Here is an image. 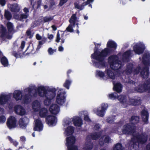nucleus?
Returning a JSON list of instances; mask_svg holds the SVG:
<instances>
[{"mask_svg": "<svg viewBox=\"0 0 150 150\" xmlns=\"http://www.w3.org/2000/svg\"><path fill=\"white\" fill-rule=\"evenodd\" d=\"M54 36L52 34H48V38L49 39L51 40L53 38Z\"/></svg>", "mask_w": 150, "mask_h": 150, "instance_id": "60", "label": "nucleus"}, {"mask_svg": "<svg viewBox=\"0 0 150 150\" xmlns=\"http://www.w3.org/2000/svg\"><path fill=\"white\" fill-rule=\"evenodd\" d=\"M117 93H115L109 94L108 95V97L109 98L113 100L117 98L122 104H124L126 102V98L125 97L122 95H120L117 97Z\"/></svg>", "mask_w": 150, "mask_h": 150, "instance_id": "16", "label": "nucleus"}, {"mask_svg": "<svg viewBox=\"0 0 150 150\" xmlns=\"http://www.w3.org/2000/svg\"><path fill=\"white\" fill-rule=\"evenodd\" d=\"M29 122L28 119L26 117L21 118L19 121V124L20 127L25 129Z\"/></svg>", "mask_w": 150, "mask_h": 150, "instance_id": "23", "label": "nucleus"}, {"mask_svg": "<svg viewBox=\"0 0 150 150\" xmlns=\"http://www.w3.org/2000/svg\"><path fill=\"white\" fill-rule=\"evenodd\" d=\"M48 112V110L45 108H41L39 110V115L41 117H45L47 115Z\"/></svg>", "mask_w": 150, "mask_h": 150, "instance_id": "33", "label": "nucleus"}, {"mask_svg": "<svg viewBox=\"0 0 150 150\" xmlns=\"http://www.w3.org/2000/svg\"><path fill=\"white\" fill-rule=\"evenodd\" d=\"M71 83V81L70 80H67L64 83V86L67 89H69V86H70Z\"/></svg>", "mask_w": 150, "mask_h": 150, "instance_id": "44", "label": "nucleus"}, {"mask_svg": "<svg viewBox=\"0 0 150 150\" xmlns=\"http://www.w3.org/2000/svg\"><path fill=\"white\" fill-rule=\"evenodd\" d=\"M57 122L56 117L52 115H48L46 118V122L50 126H54Z\"/></svg>", "mask_w": 150, "mask_h": 150, "instance_id": "18", "label": "nucleus"}, {"mask_svg": "<svg viewBox=\"0 0 150 150\" xmlns=\"http://www.w3.org/2000/svg\"><path fill=\"white\" fill-rule=\"evenodd\" d=\"M133 65L132 63L128 64L127 66L126 69L123 72V74L124 75H128L131 73L133 74H138L141 69L140 67H137L136 69L132 71V68Z\"/></svg>", "mask_w": 150, "mask_h": 150, "instance_id": "12", "label": "nucleus"}, {"mask_svg": "<svg viewBox=\"0 0 150 150\" xmlns=\"http://www.w3.org/2000/svg\"><path fill=\"white\" fill-rule=\"evenodd\" d=\"M64 35V33H62V32H61L60 33L59 32H58L57 34V38L56 40V42H58L61 39V42L62 43H63L64 42L65 39L63 38Z\"/></svg>", "mask_w": 150, "mask_h": 150, "instance_id": "36", "label": "nucleus"}, {"mask_svg": "<svg viewBox=\"0 0 150 150\" xmlns=\"http://www.w3.org/2000/svg\"><path fill=\"white\" fill-rule=\"evenodd\" d=\"M139 118L138 117L133 116L131 117L130 120V123L129 124L131 125V126L133 125L134 126V125L139 122Z\"/></svg>", "mask_w": 150, "mask_h": 150, "instance_id": "35", "label": "nucleus"}, {"mask_svg": "<svg viewBox=\"0 0 150 150\" xmlns=\"http://www.w3.org/2000/svg\"><path fill=\"white\" fill-rule=\"evenodd\" d=\"M107 48L102 50L101 52H98L97 49L94 50V53L91 55L93 65L97 68H103L105 66V62L104 61L105 57L108 54L112 52L110 48L116 49L117 45L116 43L112 40H109L107 44Z\"/></svg>", "mask_w": 150, "mask_h": 150, "instance_id": "2", "label": "nucleus"}, {"mask_svg": "<svg viewBox=\"0 0 150 150\" xmlns=\"http://www.w3.org/2000/svg\"><path fill=\"white\" fill-rule=\"evenodd\" d=\"M7 125L9 129L15 128L16 126V121L15 117L13 116L9 117L7 120Z\"/></svg>", "mask_w": 150, "mask_h": 150, "instance_id": "17", "label": "nucleus"}, {"mask_svg": "<svg viewBox=\"0 0 150 150\" xmlns=\"http://www.w3.org/2000/svg\"><path fill=\"white\" fill-rule=\"evenodd\" d=\"M114 150H122L123 148L122 145L120 143L117 144L113 148Z\"/></svg>", "mask_w": 150, "mask_h": 150, "instance_id": "43", "label": "nucleus"}, {"mask_svg": "<svg viewBox=\"0 0 150 150\" xmlns=\"http://www.w3.org/2000/svg\"><path fill=\"white\" fill-rule=\"evenodd\" d=\"M139 59L141 60L140 58H139ZM142 61L145 67L143 68L140 72V74L143 78L146 79L148 77L149 75L148 67L150 66V53L149 52H148L143 55Z\"/></svg>", "mask_w": 150, "mask_h": 150, "instance_id": "4", "label": "nucleus"}, {"mask_svg": "<svg viewBox=\"0 0 150 150\" xmlns=\"http://www.w3.org/2000/svg\"><path fill=\"white\" fill-rule=\"evenodd\" d=\"M133 45L134 52L137 54H142L145 49L144 44L141 42L134 43Z\"/></svg>", "mask_w": 150, "mask_h": 150, "instance_id": "14", "label": "nucleus"}, {"mask_svg": "<svg viewBox=\"0 0 150 150\" xmlns=\"http://www.w3.org/2000/svg\"><path fill=\"white\" fill-rule=\"evenodd\" d=\"M120 126H118L117 128V130H113L112 131V132H115L116 133H118V134H121V132H120Z\"/></svg>", "mask_w": 150, "mask_h": 150, "instance_id": "52", "label": "nucleus"}, {"mask_svg": "<svg viewBox=\"0 0 150 150\" xmlns=\"http://www.w3.org/2000/svg\"><path fill=\"white\" fill-rule=\"evenodd\" d=\"M141 103V99L139 97L136 96L129 99L128 103L126 101V102L122 104V106L123 107L127 106L126 104H129V105H138Z\"/></svg>", "mask_w": 150, "mask_h": 150, "instance_id": "15", "label": "nucleus"}, {"mask_svg": "<svg viewBox=\"0 0 150 150\" xmlns=\"http://www.w3.org/2000/svg\"><path fill=\"white\" fill-rule=\"evenodd\" d=\"M7 26L8 30L9 32L12 31L13 30V25L11 23L8 22L7 23Z\"/></svg>", "mask_w": 150, "mask_h": 150, "instance_id": "42", "label": "nucleus"}, {"mask_svg": "<svg viewBox=\"0 0 150 150\" xmlns=\"http://www.w3.org/2000/svg\"><path fill=\"white\" fill-rule=\"evenodd\" d=\"M8 138L11 143H12L13 145L16 146L18 144V142L16 141L13 140L10 137H8Z\"/></svg>", "mask_w": 150, "mask_h": 150, "instance_id": "46", "label": "nucleus"}, {"mask_svg": "<svg viewBox=\"0 0 150 150\" xmlns=\"http://www.w3.org/2000/svg\"><path fill=\"white\" fill-rule=\"evenodd\" d=\"M53 18V17L52 16H47L44 18L43 20L44 22H46L52 20Z\"/></svg>", "mask_w": 150, "mask_h": 150, "instance_id": "49", "label": "nucleus"}, {"mask_svg": "<svg viewBox=\"0 0 150 150\" xmlns=\"http://www.w3.org/2000/svg\"><path fill=\"white\" fill-rule=\"evenodd\" d=\"M10 98V96L2 94L0 95V104L4 105L6 103L8 100Z\"/></svg>", "mask_w": 150, "mask_h": 150, "instance_id": "25", "label": "nucleus"}, {"mask_svg": "<svg viewBox=\"0 0 150 150\" xmlns=\"http://www.w3.org/2000/svg\"><path fill=\"white\" fill-rule=\"evenodd\" d=\"M108 105L107 104L103 103L101 105V107H99L97 109H94L93 111L98 116L103 117L105 111L107 110Z\"/></svg>", "mask_w": 150, "mask_h": 150, "instance_id": "13", "label": "nucleus"}, {"mask_svg": "<svg viewBox=\"0 0 150 150\" xmlns=\"http://www.w3.org/2000/svg\"><path fill=\"white\" fill-rule=\"evenodd\" d=\"M26 34L28 36H30L31 34V32L30 30H28L26 32Z\"/></svg>", "mask_w": 150, "mask_h": 150, "instance_id": "62", "label": "nucleus"}, {"mask_svg": "<svg viewBox=\"0 0 150 150\" xmlns=\"http://www.w3.org/2000/svg\"><path fill=\"white\" fill-rule=\"evenodd\" d=\"M2 34L1 35V37H4L8 39H11L12 37L11 36H8L7 35V33L6 32V28L3 26H2Z\"/></svg>", "mask_w": 150, "mask_h": 150, "instance_id": "39", "label": "nucleus"}, {"mask_svg": "<svg viewBox=\"0 0 150 150\" xmlns=\"http://www.w3.org/2000/svg\"><path fill=\"white\" fill-rule=\"evenodd\" d=\"M51 27L54 31H55L57 29V28L55 25H52Z\"/></svg>", "mask_w": 150, "mask_h": 150, "instance_id": "64", "label": "nucleus"}, {"mask_svg": "<svg viewBox=\"0 0 150 150\" xmlns=\"http://www.w3.org/2000/svg\"><path fill=\"white\" fill-rule=\"evenodd\" d=\"M0 59L1 63L4 67L7 66L8 64V61L7 58L4 56L2 53L0 51Z\"/></svg>", "mask_w": 150, "mask_h": 150, "instance_id": "31", "label": "nucleus"}, {"mask_svg": "<svg viewBox=\"0 0 150 150\" xmlns=\"http://www.w3.org/2000/svg\"><path fill=\"white\" fill-rule=\"evenodd\" d=\"M35 37L36 39L39 40H41L42 38L41 36L38 34H37L36 35Z\"/></svg>", "mask_w": 150, "mask_h": 150, "instance_id": "56", "label": "nucleus"}, {"mask_svg": "<svg viewBox=\"0 0 150 150\" xmlns=\"http://www.w3.org/2000/svg\"><path fill=\"white\" fill-rule=\"evenodd\" d=\"M56 51V50H53L51 47L49 48L48 50V52L50 55L52 54Z\"/></svg>", "mask_w": 150, "mask_h": 150, "instance_id": "50", "label": "nucleus"}, {"mask_svg": "<svg viewBox=\"0 0 150 150\" xmlns=\"http://www.w3.org/2000/svg\"><path fill=\"white\" fill-rule=\"evenodd\" d=\"M111 141L109 137L107 135H104L100 138L99 143L100 145H103L110 142Z\"/></svg>", "mask_w": 150, "mask_h": 150, "instance_id": "24", "label": "nucleus"}, {"mask_svg": "<svg viewBox=\"0 0 150 150\" xmlns=\"http://www.w3.org/2000/svg\"><path fill=\"white\" fill-rule=\"evenodd\" d=\"M20 140L22 142H24L26 141V138L24 136H22L20 137Z\"/></svg>", "mask_w": 150, "mask_h": 150, "instance_id": "54", "label": "nucleus"}, {"mask_svg": "<svg viewBox=\"0 0 150 150\" xmlns=\"http://www.w3.org/2000/svg\"><path fill=\"white\" fill-rule=\"evenodd\" d=\"M136 91L139 92L144 91L150 93V79H148L143 85H139L135 88Z\"/></svg>", "mask_w": 150, "mask_h": 150, "instance_id": "10", "label": "nucleus"}, {"mask_svg": "<svg viewBox=\"0 0 150 150\" xmlns=\"http://www.w3.org/2000/svg\"><path fill=\"white\" fill-rule=\"evenodd\" d=\"M46 40V38H45L42 41L39 42V44L38 46L37 49L39 50L41 47V45L45 42Z\"/></svg>", "mask_w": 150, "mask_h": 150, "instance_id": "45", "label": "nucleus"}, {"mask_svg": "<svg viewBox=\"0 0 150 150\" xmlns=\"http://www.w3.org/2000/svg\"><path fill=\"white\" fill-rule=\"evenodd\" d=\"M100 128V126L99 125L96 124L94 127V129L96 130H97Z\"/></svg>", "mask_w": 150, "mask_h": 150, "instance_id": "59", "label": "nucleus"}, {"mask_svg": "<svg viewBox=\"0 0 150 150\" xmlns=\"http://www.w3.org/2000/svg\"><path fill=\"white\" fill-rule=\"evenodd\" d=\"M134 54V52L130 50H128L125 52L122 55V60L123 62H127L130 57Z\"/></svg>", "mask_w": 150, "mask_h": 150, "instance_id": "19", "label": "nucleus"}, {"mask_svg": "<svg viewBox=\"0 0 150 150\" xmlns=\"http://www.w3.org/2000/svg\"><path fill=\"white\" fill-rule=\"evenodd\" d=\"M8 7L12 11L14 12H18L20 9V6L17 4H9L8 5Z\"/></svg>", "mask_w": 150, "mask_h": 150, "instance_id": "29", "label": "nucleus"}, {"mask_svg": "<svg viewBox=\"0 0 150 150\" xmlns=\"http://www.w3.org/2000/svg\"><path fill=\"white\" fill-rule=\"evenodd\" d=\"M75 141V137L72 136L67 138L66 145L68 150H78L77 147L74 145Z\"/></svg>", "mask_w": 150, "mask_h": 150, "instance_id": "11", "label": "nucleus"}, {"mask_svg": "<svg viewBox=\"0 0 150 150\" xmlns=\"http://www.w3.org/2000/svg\"><path fill=\"white\" fill-rule=\"evenodd\" d=\"M28 13L22 14L21 15L20 17H18L16 16H15V18L16 19L22 21L23 19L26 18L28 17Z\"/></svg>", "mask_w": 150, "mask_h": 150, "instance_id": "40", "label": "nucleus"}, {"mask_svg": "<svg viewBox=\"0 0 150 150\" xmlns=\"http://www.w3.org/2000/svg\"><path fill=\"white\" fill-rule=\"evenodd\" d=\"M5 3V0H0V4L2 6H4Z\"/></svg>", "mask_w": 150, "mask_h": 150, "instance_id": "57", "label": "nucleus"}, {"mask_svg": "<svg viewBox=\"0 0 150 150\" xmlns=\"http://www.w3.org/2000/svg\"><path fill=\"white\" fill-rule=\"evenodd\" d=\"M14 110L17 114L21 115H24L25 113V111L24 109L19 105L15 106Z\"/></svg>", "mask_w": 150, "mask_h": 150, "instance_id": "22", "label": "nucleus"}, {"mask_svg": "<svg viewBox=\"0 0 150 150\" xmlns=\"http://www.w3.org/2000/svg\"><path fill=\"white\" fill-rule=\"evenodd\" d=\"M57 96L56 97V102L59 105H63L66 101V97L65 96V92L64 90L59 88Z\"/></svg>", "mask_w": 150, "mask_h": 150, "instance_id": "9", "label": "nucleus"}, {"mask_svg": "<svg viewBox=\"0 0 150 150\" xmlns=\"http://www.w3.org/2000/svg\"><path fill=\"white\" fill-rule=\"evenodd\" d=\"M25 42L24 41H22L21 42V47L23 49L24 47Z\"/></svg>", "mask_w": 150, "mask_h": 150, "instance_id": "58", "label": "nucleus"}, {"mask_svg": "<svg viewBox=\"0 0 150 150\" xmlns=\"http://www.w3.org/2000/svg\"><path fill=\"white\" fill-rule=\"evenodd\" d=\"M113 119H112V117H108L107 119V121L109 123H112L113 121Z\"/></svg>", "mask_w": 150, "mask_h": 150, "instance_id": "53", "label": "nucleus"}, {"mask_svg": "<svg viewBox=\"0 0 150 150\" xmlns=\"http://www.w3.org/2000/svg\"><path fill=\"white\" fill-rule=\"evenodd\" d=\"M74 132V129L72 126H68L65 129L64 134L67 136L71 135Z\"/></svg>", "mask_w": 150, "mask_h": 150, "instance_id": "32", "label": "nucleus"}, {"mask_svg": "<svg viewBox=\"0 0 150 150\" xmlns=\"http://www.w3.org/2000/svg\"><path fill=\"white\" fill-rule=\"evenodd\" d=\"M108 62L111 69L117 70L120 68L122 65V62L119 60L117 55H113L108 58Z\"/></svg>", "mask_w": 150, "mask_h": 150, "instance_id": "6", "label": "nucleus"}, {"mask_svg": "<svg viewBox=\"0 0 150 150\" xmlns=\"http://www.w3.org/2000/svg\"><path fill=\"white\" fill-rule=\"evenodd\" d=\"M69 21L73 26H75V23L77 21H78L76 15L75 14H74L71 16Z\"/></svg>", "mask_w": 150, "mask_h": 150, "instance_id": "38", "label": "nucleus"}, {"mask_svg": "<svg viewBox=\"0 0 150 150\" xmlns=\"http://www.w3.org/2000/svg\"><path fill=\"white\" fill-rule=\"evenodd\" d=\"M135 127L133 125H131L128 124L124 125L122 129L123 133L126 134H132L133 137L131 139L130 144L134 149L140 147V145L144 143L147 140L146 137L140 133L137 132L135 130Z\"/></svg>", "mask_w": 150, "mask_h": 150, "instance_id": "3", "label": "nucleus"}, {"mask_svg": "<svg viewBox=\"0 0 150 150\" xmlns=\"http://www.w3.org/2000/svg\"><path fill=\"white\" fill-rule=\"evenodd\" d=\"M102 132L100 131L98 133H93L91 135H88L86 139V142L83 146V149H91L93 148V144L91 142V139L96 140L99 138L102 134Z\"/></svg>", "mask_w": 150, "mask_h": 150, "instance_id": "7", "label": "nucleus"}, {"mask_svg": "<svg viewBox=\"0 0 150 150\" xmlns=\"http://www.w3.org/2000/svg\"><path fill=\"white\" fill-rule=\"evenodd\" d=\"M26 89L24 90V93L25 95L24 96H23L22 93L20 91L18 90L15 91L13 93L14 98L16 101L22 100V102L24 103H27L30 102L31 101L32 95H30L28 91L25 92V90Z\"/></svg>", "mask_w": 150, "mask_h": 150, "instance_id": "5", "label": "nucleus"}, {"mask_svg": "<svg viewBox=\"0 0 150 150\" xmlns=\"http://www.w3.org/2000/svg\"><path fill=\"white\" fill-rule=\"evenodd\" d=\"M27 91L30 95H32V98L36 97L38 95L40 97H44V103L45 105L48 106L50 104L51 100L55 97L56 89L55 88H52L47 91L46 87L43 86H39L36 88L35 85H32L25 90V92Z\"/></svg>", "mask_w": 150, "mask_h": 150, "instance_id": "1", "label": "nucleus"}, {"mask_svg": "<svg viewBox=\"0 0 150 150\" xmlns=\"http://www.w3.org/2000/svg\"><path fill=\"white\" fill-rule=\"evenodd\" d=\"M5 16L8 20H9L11 17V16L10 13L6 11H5Z\"/></svg>", "mask_w": 150, "mask_h": 150, "instance_id": "47", "label": "nucleus"}, {"mask_svg": "<svg viewBox=\"0 0 150 150\" xmlns=\"http://www.w3.org/2000/svg\"><path fill=\"white\" fill-rule=\"evenodd\" d=\"M105 72L106 75V76L107 77V79L110 78L111 79H114L115 78V75L113 71L111 69H107L105 70Z\"/></svg>", "mask_w": 150, "mask_h": 150, "instance_id": "28", "label": "nucleus"}, {"mask_svg": "<svg viewBox=\"0 0 150 150\" xmlns=\"http://www.w3.org/2000/svg\"><path fill=\"white\" fill-rule=\"evenodd\" d=\"M82 114L84 115V120L87 122H89L90 121L89 117L88 115V112L86 111H85L82 112Z\"/></svg>", "mask_w": 150, "mask_h": 150, "instance_id": "41", "label": "nucleus"}, {"mask_svg": "<svg viewBox=\"0 0 150 150\" xmlns=\"http://www.w3.org/2000/svg\"><path fill=\"white\" fill-rule=\"evenodd\" d=\"M96 76L102 78L104 79H107V76L105 75L103 72L100 70H97L96 71Z\"/></svg>", "mask_w": 150, "mask_h": 150, "instance_id": "37", "label": "nucleus"}, {"mask_svg": "<svg viewBox=\"0 0 150 150\" xmlns=\"http://www.w3.org/2000/svg\"><path fill=\"white\" fill-rule=\"evenodd\" d=\"M35 127L34 128V130L40 131L42 130L43 127L42 123L39 118L35 121Z\"/></svg>", "mask_w": 150, "mask_h": 150, "instance_id": "21", "label": "nucleus"}, {"mask_svg": "<svg viewBox=\"0 0 150 150\" xmlns=\"http://www.w3.org/2000/svg\"><path fill=\"white\" fill-rule=\"evenodd\" d=\"M94 0H87V1L82 4H81L79 3L76 2L75 3V6L76 8L80 10H82L84 8V6L89 4L90 3L93 2Z\"/></svg>", "mask_w": 150, "mask_h": 150, "instance_id": "26", "label": "nucleus"}, {"mask_svg": "<svg viewBox=\"0 0 150 150\" xmlns=\"http://www.w3.org/2000/svg\"><path fill=\"white\" fill-rule=\"evenodd\" d=\"M32 106L33 109L35 112L39 111V110L41 108L40 103L37 100L33 102Z\"/></svg>", "mask_w": 150, "mask_h": 150, "instance_id": "27", "label": "nucleus"}, {"mask_svg": "<svg viewBox=\"0 0 150 150\" xmlns=\"http://www.w3.org/2000/svg\"><path fill=\"white\" fill-rule=\"evenodd\" d=\"M75 26H73L72 24H70L68 27L66 28V30L68 32H72L74 31L73 28Z\"/></svg>", "mask_w": 150, "mask_h": 150, "instance_id": "48", "label": "nucleus"}, {"mask_svg": "<svg viewBox=\"0 0 150 150\" xmlns=\"http://www.w3.org/2000/svg\"><path fill=\"white\" fill-rule=\"evenodd\" d=\"M113 84L114 85L113 88L114 91L118 93H120L122 91V86L121 84L119 83H115L114 82H113Z\"/></svg>", "mask_w": 150, "mask_h": 150, "instance_id": "34", "label": "nucleus"}, {"mask_svg": "<svg viewBox=\"0 0 150 150\" xmlns=\"http://www.w3.org/2000/svg\"><path fill=\"white\" fill-rule=\"evenodd\" d=\"M68 0H61L59 4L61 6H62L64 3H66Z\"/></svg>", "mask_w": 150, "mask_h": 150, "instance_id": "55", "label": "nucleus"}, {"mask_svg": "<svg viewBox=\"0 0 150 150\" xmlns=\"http://www.w3.org/2000/svg\"><path fill=\"white\" fill-rule=\"evenodd\" d=\"M141 114L143 121L145 124H147L148 123V120L149 116L147 111L145 110H144L142 111Z\"/></svg>", "mask_w": 150, "mask_h": 150, "instance_id": "30", "label": "nucleus"}, {"mask_svg": "<svg viewBox=\"0 0 150 150\" xmlns=\"http://www.w3.org/2000/svg\"><path fill=\"white\" fill-rule=\"evenodd\" d=\"M146 150H150V143L147 145Z\"/></svg>", "mask_w": 150, "mask_h": 150, "instance_id": "63", "label": "nucleus"}, {"mask_svg": "<svg viewBox=\"0 0 150 150\" xmlns=\"http://www.w3.org/2000/svg\"><path fill=\"white\" fill-rule=\"evenodd\" d=\"M49 110L51 113L56 115L60 111L59 107L56 104H52L50 106Z\"/></svg>", "mask_w": 150, "mask_h": 150, "instance_id": "20", "label": "nucleus"}, {"mask_svg": "<svg viewBox=\"0 0 150 150\" xmlns=\"http://www.w3.org/2000/svg\"><path fill=\"white\" fill-rule=\"evenodd\" d=\"M23 11L25 13H28L29 12L28 9L26 8H24Z\"/></svg>", "mask_w": 150, "mask_h": 150, "instance_id": "61", "label": "nucleus"}, {"mask_svg": "<svg viewBox=\"0 0 150 150\" xmlns=\"http://www.w3.org/2000/svg\"><path fill=\"white\" fill-rule=\"evenodd\" d=\"M72 122L76 126L80 127L83 124L82 120L80 117L78 116H74L70 118H65L64 120L63 125L65 127L72 124Z\"/></svg>", "mask_w": 150, "mask_h": 150, "instance_id": "8", "label": "nucleus"}, {"mask_svg": "<svg viewBox=\"0 0 150 150\" xmlns=\"http://www.w3.org/2000/svg\"><path fill=\"white\" fill-rule=\"evenodd\" d=\"M6 120L5 117L4 116H0V124L4 123Z\"/></svg>", "mask_w": 150, "mask_h": 150, "instance_id": "51", "label": "nucleus"}]
</instances>
